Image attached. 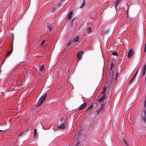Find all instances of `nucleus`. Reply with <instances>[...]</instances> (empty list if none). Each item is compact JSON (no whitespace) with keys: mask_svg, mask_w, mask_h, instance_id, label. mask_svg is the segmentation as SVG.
<instances>
[{"mask_svg":"<svg viewBox=\"0 0 146 146\" xmlns=\"http://www.w3.org/2000/svg\"><path fill=\"white\" fill-rule=\"evenodd\" d=\"M46 94L40 98L39 100L40 102L37 105V106H40L41 105L43 102L46 99Z\"/></svg>","mask_w":146,"mask_h":146,"instance_id":"f257e3e1","label":"nucleus"},{"mask_svg":"<svg viewBox=\"0 0 146 146\" xmlns=\"http://www.w3.org/2000/svg\"><path fill=\"white\" fill-rule=\"evenodd\" d=\"M134 52L133 49H131L129 51L127 57V58H130L133 54Z\"/></svg>","mask_w":146,"mask_h":146,"instance_id":"f03ea898","label":"nucleus"},{"mask_svg":"<svg viewBox=\"0 0 146 146\" xmlns=\"http://www.w3.org/2000/svg\"><path fill=\"white\" fill-rule=\"evenodd\" d=\"M59 129H65V125L64 122H63L58 126Z\"/></svg>","mask_w":146,"mask_h":146,"instance_id":"7ed1b4c3","label":"nucleus"},{"mask_svg":"<svg viewBox=\"0 0 146 146\" xmlns=\"http://www.w3.org/2000/svg\"><path fill=\"white\" fill-rule=\"evenodd\" d=\"M104 105L102 104L101 105V107L97 111V113H99L100 112L104 110Z\"/></svg>","mask_w":146,"mask_h":146,"instance_id":"20e7f679","label":"nucleus"},{"mask_svg":"<svg viewBox=\"0 0 146 146\" xmlns=\"http://www.w3.org/2000/svg\"><path fill=\"white\" fill-rule=\"evenodd\" d=\"M83 53L82 51H80L77 54V58L78 59H80L82 57V56Z\"/></svg>","mask_w":146,"mask_h":146,"instance_id":"39448f33","label":"nucleus"},{"mask_svg":"<svg viewBox=\"0 0 146 146\" xmlns=\"http://www.w3.org/2000/svg\"><path fill=\"white\" fill-rule=\"evenodd\" d=\"M87 106V103H84L82 104L79 108V110H81L85 108Z\"/></svg>","mask_w":146,"mask_h":146,"instance_id":"423d86ee","label":"nucleus"},{"mask_svg":"<svg viewBox=\"0 0 146 146\" xmlns=\"http://www.w3.org/2000/svg\"><path fill=\"white\" fill-rule=\"evenodd\" d=\"M106 98V94H104L103 96L100 98L98 100L99 102H102Z\"/></svg>","mask_w":146,"mask_h":146,"instance_id":"0eeeda50","label":"nucleus"},{"mask_svg":"<svg viewBox=\"0 0 146 146\" xmlns=\"http://www.w3.org/2000/svg\"><path fill=\"white\" fill-rule=\"evenodd\" d=\"M73 12L72 11H71L69 13L67 17V19L68 20H70L72 17V15Z\"/></svg>","mask_w":146,"mask_h":146,"instance_id":"6e6552de","label":"nucleus"},{"mask_svg":"<svg viewBox=\"0 0 146 146\" xmlns=\"http://www.w3.org/2000/svg\"><path fill=\"white\" fill-rule=\"evenodd\" d=\"M146 70V64H145L143 67V76H144L145 74V70Z\"/></svg>","mask_w":146,"mask_h":146,"instance_id":"1a4fd4ad","label":"nucleus"},{"mask_svg":"<svg viewBox=\"0 0 146 146\" xmlns=\"http://www.w3.org/2000/svg\"><path fill=\"white\" fill-rule=\"evenodd\" d=\"M47 28L49 30V31H51L52 29L53 28L52 25H50L49 23H47Z\"/></svg>","mask_w":146,"mask_h":146,"instance_id":"9d476101","label":"nucleus"},{"mask_svg":"<svg viewBox=\"0 0 146 146\" xmlns=\"http://www.w3.org/2000/svg\"><path fill=\"white\" fill-rule=\"evenodd\" d=\"M79 36H77L74 37L73 39V41L74 42H78L79 41Z\"/></svg>","mask_w":146,"mask_h":146,"instance_id":"9b49d317","label":"nucleus"},{"mask_svg":"<svg viewBox=\"0 0 146 146\" xmlns=\"http://www.w3.org/2000/svg\"><path fill=\"white\" fill-rule=\"evenodd\" d=\"M145 116H143L142 119L146 123V109L144 111Z\"/></svg>","mask_w":146,"mask_h":146,"instance_id":"f8f14e48","label":"nucleus"},{"mask_svg":"<svg viewBox=\"0 0 146 146\" xmlns=\"http://www.w3.org/2000/svg\"><path fill=\"white\" fill-rule=\"evenodd\" d=\"M121 0H117L116 2L115 3V7H117V5L119 4V3L120 1Z\"/></svg>","mask_w":146,"mask_h":146,"instance_id":"ddd939ff","label":"nucleus"},{"mask_svg":"<svg viewBox=\"0 0 146 146\" xmlns=\"http://www.w3.org/2000/svg\"><path fill=\"white\" fill-rule=\"evenodd\" d=\"M13 48H12L11 50L10 51H9V52H7V54L6 56V57L12 53V51H13Z\"/></svg>","mask_w":146,"mask_h":146,"instance_id":"4468645a","label":"nucleus"},{"mask_svg":"<svg viewBox=\"0 0 146 146\" xmlns=\"http://www.w3.org/2000/svg\"><path fill=\"white\" fill-rule=\"evenodd\" d=\"M86 31L88 33H90L92 31L91 28L90 27H88L86 29Z\"/></svg>","mask_w":146,"mask_h":146,"instance_id":"2eb2a0df","label":"nucleus"},{"mask_svg":"<svg viewBox=\"0 0 146 146\" xmlns=\"http://www.w3.org/2000/svg\"><path fill=\"white\" fill-rule=\"evenodd\" d=\"M65 0H61L60 3H59V4L58 5V7H60V6H61L62 5V2L64 1Z\"/></svg>","mask_w":146,"mask_h":146,"instance_id":"dca6fc26","label":"nucleus"},{"mask_svg":"<svg viewBox=\"0 0 146 146\" xmlns=\"http://www.w3.org/2000/svg\"><path fill=\"white\" fill-rule=\"evenodd\" d=\"M44 65H42L41 66V67H40V68L39 71H41L42 72V71H43V70H44Z\"/></svg>","mask_w":146,"mask_h":146,"instance_id":"f3484780","label":"nucleus"},{"mask_svg":"<svg viewBox=\"0 0 146 146\" xmlns=\"http://www.w3.org/2000/svg\"><path fill=\"white\" fill-rule=\"evenodd\" d=\"M85 0H83V1L82 3V6L81 7V8H82L84 7V5H85Z\"/></svg>","mask_w":146,"mask_h":146,"instance_id":"a211bd4d","label":"nucleus"},{"mask_svg":"<svg viewBox=\"0 0 146 146\" xmlns=\"http://www.w3.org/2000/svg\"><path fill=\"white\" fill-rule=\"evenodd\" d=\"M112 55H115V56L118 55V54H117V52H112Z\"/></svg>","mask_w":146,"mask_h":146,"instance_id":"6ab92c4d","label":"nucleus"},{"mask_svg":"<svg viewBox=\"0 0 146 146\" xmlns=\"http://www.w3.org/2000/svg\"><path fill=\"white\" fill-rule=\"evenodd\" d=\"M45 41L44 40H43V41H42V43L40 44V46L42 47V46L43 44H44V42H45Z\"/></svg>","mask_w":146,"mask_h":146,"instance_id":"aec40b11","label":"nucleus"},{"mask_svg":"<svg viewBox=\"0 0 146 146\" xmlns=\"http://www.w3.org/2000/svg\"><path fill=\"white\" fill-rule=\"evenodd\" d=\"M118 73L117 72L116 73V75H115V80H116L117 77L118 76Z\"/></svg>","mask_w":146,"mask_h":146,"instance_id":"412c9836","label":"nucleus"},{"mask_svg":"<svg viewBox=\"0 0 146 146\" xmlns=\"http://www.w3.org/2000/svg\"><path fill=\"white\" fill-rule=\"evenodd\" d=\"M109 30H106L104 31V33L105 34H108V33L109 32Z\"/></svg>","mask_w":146,"mask_h":146,"instance_id":"4be33fe9","label":"nucleus"},{"mask_svg":"<svg viewBox=\"0 0 146 146\" xmlns=\"http://www.w3.org/2000/svg\"><path fill=\"white\" fill-rule=\"evenodd\" d=\"M36 129H35L34 130V135H35L36 133Z\"/></svg>","mask_w":146,"mask_h":146,"instance_id":"5701e85b","label":"nucleus"},{"mask_svg":"<svg viewBox=\"0 0 146 146\" xmlns=\"http://www.w3.org/2000/svg\"><path fill=\"white\" fill-rule=\"evenodd\" d=\"M71 42L70 41L68 43L67 45L68 46H69L71 45Z\"/></svg>","mask_w":146,"mask_h":146,"instance_id":"b1692460","label":"nucleus"},{"mask_svg":"<svg viewBox=\"0 0 146 146\" xmlns=\"http://www.w3.org/2000/svg\"><path fill=\"white\" fill-rule=\"evenodd\" d=\"M144 51L145 52H146V43L145 44V45Z\"/></svg>","mask_w":146,"mask_h":146,"instance_id":"393cba45","label":"nucleus"},{"mask_svg":"<svg viewBox=\"0 0 146 146\" xmlns=\"http://www.w3.org/2000/svg\"><path fill=\"white\" fill-rule=\"evenodd\" d=\"M113 63H112L111 64V70L112 69V67H113Z\"/></svg>","mask_w":146,"mask_h":146,"instance_id":"a878e982","label":"nucleus"},{"mask_svg":"<svg viewBox=\"0 0 146 146\" xmlns=\"http://www.w3.org/2000/svg\"><path fill=\"white\" fill-rule=\"evenodd\" d=\"M123 141H124V142L125 143V144L126 145H127V141H125L124 139H123Z\"/></svg>","mask_w":146,"mask_h":146,"instance_id":"bb28decb","label":"nucleus"},{"mask_svg":"<svg viewBox=\"0 0 146 146\" xmlns=\"http://www.w3.org/2000/svg\"><path fill=\"white\" fill-rule=\"evenodd\" d=\"M73 20L71 21V23H70V25H71V26H73Z\"/></svg>","mask_w":146,"mask_h":146,"instance_id":"cd10ccee","label":"nucleus"},{"mask_svg":"<svg viewBox=\"0 0 146 146\" xmlns=\"http://www.w3.org/2000/svg\"><path fill=\"white\" fill-rule=\"evenodd\" d=\"M144 106L145 107H146V100L145 101Z\"/></svg>","mask_w":146,"mask_h":146,"instance_id":"c85d7f7f","label":"nucleus"},{"mask_svg":"<svg viewBox=\"0 0 146 146\" xmlns=\"http://www.w3.org/2000/svg\"><path fill=\"white\" fill-rule=\"evenodd\" d=\"M134 78H133V77L131 79V80L130 81V83H131V82H132V81L133 80Z\"/></svg>","mask_w":146,"mask_h":146,"instance_id":"c756f323","label":"nucleus"},{"mask_svg":"<svg viewBox=\"0 0 146 146\" xmlns=\"http://www.w3.org/2000/svg\"><path fill=\"white\" fill-rule=\"evenodd\" d=\"M105 91L103 90V92H102V94H104H104H105Z\"/></svg>","mask_w":146,"mask_h":146,"instance_id":"7c9ffc66","label":"nucleus"},{"mask_svg":"<svg viewBox=\"0 0 146 146\" xmlns=\"http://www.w3.org/2000/svg\"><path fill=\"white\" fill-rule=\"evenodd\" d=\"M106 87H105L104 88V90H103L105 91L106 89Z\"/></svg>","mask_w":146,"mask_h":146,"instance_id":"2f4dec72","label":"nucleus"},{"mask_svg":"<svg viewBox=\"0 0 146 146\" xmlns=\"http://www.w3.org/2000/svg\"><path fill=\"white\" fill-rule=\"evenodd\" d=\"M136 76V74H135L133 77V78H134Z\"/></svg>","mask_w":146,"mask_h":146,"instance_id":"473e14b6","label":"nucleus"},{"mask_svg":"<svg viewBox=\"0 0 146 146\" xmlns=\"http://www.w3.org/2000/svg\"><path fill=\"white\" fill-rule=\"evenodd\" d=\"M90 108H92L93 107V106L92 104H91L89 107Z\"/></svg>","mask_w":146,"mask_h":146,"instance_id":"72a5a7b5","label":"nucleus"},{"mask_svg":"<svg viewBox=\"0 0 146 146\" xmlns=\"http://www.w3.org/2000/svg\"><path fill=\"white\" fill-rule=\"evenodd\" d=\"M138 70L137 71H136V72L135 74H136V75H137V74L138 73Z\"/></svg>","mask_w":146,"mask_h":146,"instance_id":"f704fd0d","label":"nucleus"},{"mask_svg":"<svg viewBox=\"0 0 146 146\" xmlns=\"http://www.w3.org/2000/svg\"><path fill=\"white\" fill-rule=\"evenodd\" d=\"M63 118L61 119H60V121H62L63 120Z\"/></svg>","mask_w":146,"mask_h":146,"instance_id":"c9c22d12","label":"nucleus"},{"mask_svg":"<svg viewBox=\"0 0 146 146\" xmlns=\"http://www.w3.org/2000/svg\"><path fill=\"white\" fill-rule=\"evenodd\" d=\"M89 109H88V108L86 110V111H88Z\"/></svg>","mask_w":146,"mask_h":146,"instance_id":"e433bc0d","label":"nucleus"},{"mask_svg":"<svg viewBox=\"0 0 146 146\" xmlns=\"http://www.w3.org/2000/svg\"><path fill=\"white\" fill-rule=\"evenodd\" d=\"M145 82H146V78H145Z\"/></svg>","mask_w":146,"mask_h":146,"instance_id":"4c0bfd02","label":"nucleus"},{"mask_svg":"<svg viewBox=\"0 0 146 146\" xmlns=\"http://www.w3.org/2000/svg\"><path fill=\"white\" fill-rule=\"evenodd\" d=\"M21 135V134H19V136H20V135Z\"/></svg>","mask_w":146,"mask_h":146,"instance_id":"58836bf2","label":"nucleus"},{"mask_svg":"<svg viewBox=\"0 0 146 146\" xmlns=\"http://www.w3.org/2000/svg\"><path fill=\"white\" fill-rule=\"evenodd\" d=\"M90 108H90V107H89L88 108V109H90Z\"/></svg>","mask_w":146,"mask_h":146,"instance_id":"ea45409f","label":"nucleus"},{"mask_svg":"<svg viewBox=\"0 0 146 146\" xmlns=\"http://www.w3.org/2000/svg\"><path fill=\"white\" fill-rule=\"evenodd\" d=\"M0 131H3V130H1Z\"/></svg>","mask_w":146,"mask_h":146,"instance_id":"a19ab883","label":"nucleus"}]
</instances>
